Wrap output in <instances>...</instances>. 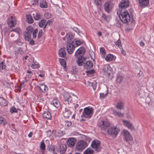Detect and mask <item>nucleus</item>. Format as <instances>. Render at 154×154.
<instances>
[{"label":"nucleus","instance_id":"f257e3e1","mask_svg":"<svg viewBox=\"0 0 154 154\" xmlns=\"http://www.w3.org/2000/svg\"><path fill=\"white\" fill-rule=\"evenodd\" d=\"M74 38V35L71 33H67L63 38V40L66 43V50L68 53L69 54H72L75 50Z\"/></svg>","mask_w":154,"mask_h":154},{"label":"nucleus","instance_id":"f03ea898","mask_svg":"<svg viewBox=\"0 0 154 154\" xmlns=\"http://www.w3.org/2000/svg\"><path fill=\"white\" fill-rule=\"evenodd\" d=\"M117 13L121 21L124 23L130 21V17L127 10H117Z\"/></svg>","mask_w":154,"mask_h":154},{"label":"nucleus","instance_id":"7ed1b4c3","mask_svg":"<svg viewBox=\"0 0 154 154\" xmlns=\"http://www.w3.org/2000/svg\"><path fill=\"white\" fill-rule=\"evenodd\" d=\"M63 97L64 103L68 105L73 102L76 101L78 98L75 95H73V97H72L69 93L67 92L63 93Z\"/></svg>","mask_w":154,"mask_h":154},{"label":"nucleus","instance_id":"20e7f679","mask_svg":"<svg viewBox=\"0 0 154 154\" xmlns=\"http://www.w3.org/2000/svg\"><path fill=\"white\" fill-rule=\"evenodd\" d=\"M94 110V109L90 106L84 108L81 117L88 119H90L93 114Z\"/></svg>","mask_w":154,"mask_h":154},{"label":"nucleus","instance_id":"39448f33","mask_svg":"<svg viewBox=\"0 0 154 154\" xmlns=\"http://www.w3.org/2000/svg\"><path fill=\"white\" fill-rule=\"evenodd\" d=\"M26 31L23 32V37L25 40L29 42V39H31V35L32 33L33 29L32 27L29 26L26 28Z\"/></svg>","mask_w":154,"mask_h":154},{"label":"nucleus","instance_id":"423d86ee","mask_svg":"<svg viewBox=\"0 0 154 154\" xmlns=\"http://www.w3.org/2000/svg\"><path fill=\"white\" fill-rule=\"evenodd\" d=\"M129 0H122L119 4V8L117 10H127L126 8L129 7Z\"/></svg>","mask_w":154,"mask_h":154},{"label":"nucleus","instance_id":"0eeeda50","mask_svg":"<svg viewBox=\"0 0 154 154\" xmlns=\"http://www.w3.org/2000/svg\"><path fill=\"white\" fill-rule=\"evenodd\" d=\"M114 6V4L112 2L110 1H107L104 4V10L107 13H109L112 11Z\"/></svg>","mask_w":154,"mask_h":154},{"label":"nucleus","instance_id":"6e6552de","mask_svg":"<svg viewBox=\"0 0 154 154\" xmlns=\"http://www.w3.org/2000/svg\"><path fill=\"white\" fill-rule=\"evenodd\" d=\"M120 131L119 129L115 127H109L107 131L108 133L113 137H116Z\"/></svg>","mask_w":154,"mask_h":154},{"label":"nucleus","instance_id":"1a4fd4ad","mask_svg":"<svg viewBox=\"0 0 154 154\" xmlns=\"http://www.w3.org/2000/svg\"><path fill=\"white\" fill-rule=\"evenodd\" d=\"M7 23L8 26L11 28L15 26L17 24V20L14 16H11L8 18L7 20Z\"/></svg>","mask_w":154,"mask_h":154},{"label":"nucleus","instance_id":"9d476101","mask_svg":"<svg viewBox=\"0 0 154 154\" xmlns=\"http://www.w3.org/2000/svg\"><path fill=\"white\" fill-rule=\"evenodd\" d=\"M88 145V144L85 141L80 140L77 143L76 148L78 150L81 151L87 147Z\"/></svg>","mask_w":154,"mask_h":154},{"label":"nucleus","instance_id":"9b49d317","mask_svg":"<svg viewBox=\"0 0 154 154\" xmlns=\"http://www.w3.org/2000/svg\"><path fill=\"white\" fill-rule=\"evenodd\" d=\"M100 142L99 140H95L92 141L91 146L96 151L98 152L100 149Z\"/></svg>","mask_w":154,"mask_h":154},{"label":"nucleus","instance_id":"f8f14e48","mask_svg":"<svg viewBox=\"0 0 154 154\" xmlns=\"http://www.w3.org/2000/svg\"><path fill=\"white\" fill-rule=\"evenodd\" d=\"M110 125L109 122L106 121H102L99 124V127L102 130L105 131Z\"/></svg>","mask_w":154,"mask_h":154},{"label":"nucleus","instance_id":"ddd939ff","mask_svg":"<svg viewBox=\"0 0 154 154\" xmlns=\"http://www.w3.org/2000/svg\"><path fill=\"white\" fill-rule=\"evenodd\" d=\"M102 71L103 72L105 75H109L112 71L111 68L109 64H106L104 66Z\"/></svg>","mask_w":154,"mask_h":154},{"label":"nucleus","instance_id":"4468645a","mask_svg":"<svg viewBox=\"0 0 154 154\" xmlns=\"http://www.w3.org/2000/svg\"><path fill=\"white\" fill-rule=\"evenodd\" d=\"M85 51V49L84 47H80L75 52V56L76 57H83Z\"/></svg>","mask_w":154,"mask_h":154},{"label":"nucleus","instance_id":"2eb2a0df","mask_svg":"<svg viewBox=\"0 0 154 154\" xmlns=\"http://www.w3.org/2000/svg\"><path fill=\"white\" fill-rule=\"evenodd\" d=\"M36 87L38 88L43 93H46L48 90V87L44 83L39 84L38 85H37Z\"/></svg>","mask_w":154,"mask_h":154},{"label":"nucleus","instance_id":"dca6fc26","mask_svg":"<svg viewBox=\"0 0 154 154\" xmlns=\"http://www.w3.org/2000/svg\"><path fill=\"white\" fill-rule=\"evenodd\" d=\"M93 64L91 61L88 60L84 63L83 67L86 70H89L93 68Z\"/></svg>","mask_w":154,"mask_h":154},{"label":"nucleus","instance_id":"f3484780","mask_svg":"<svg viewBox=\"0 0 154 154\" xmlns=\"http://www.w3.org/2000/svg\"><path fill=\"white\" fill-rule=\"evenodd\" d=\"M123 134L124 141L128 142L130 140L131 137L129 133L127 130H124L123 131Z\"/></svg>","mask_w":154,"mask_h":154},{"label":"nucleus","instance_id":"a211bd4d","mask_svg":"<svg viewBox=\"0 0 154 154\" xmlns=\"http://www.w3.org/2000/svg\"><path fill=\"white\" fill-rule=\"evenodd\" d=\"M29 60L31 62L32 61L31 63H29V66L33 69H36L38 68L39 66L38 63L36 61H34L33 58H31L29 59Z\"/></svg>","mask_w":154,"mask_h":154},{"label":"nucleus","instance_id":"6ab92c4d","mask_svg":"<svg viewBox=\"0 0 154 154\" xmlns=\"http://www.w3.org/2000/svg\"><path fill=\"white\" fill-rule=\"evenodd\" d=\"M139 4L142 8H144L148 6L149 2V0H138Z\"/></svg>","mask_w":154,"mask_h":154},{"label":"nucleus","instance_id":"aec40b11","mask_svg":"<svg viewBox=\"0 0 154 154\" xmlns=\"http://www.w3.org/2000/svg\"><path fill=\"white\" fill-rule=\"evenodd\" d=\"M66 48L65 47L61 48L59 50L58 52L59 56L60 57H66Z\"/></svg>","mask_w":154,"mask_h":154},{"label":"nucleus","instance_id":"412c9836","mask_svg":"<svg viewBox=\"0 0 154 154\" xmlns=\"http://www.w3.org/2000/svg\"><path fill=\"white\" fill-rule=\"evenodd\" d=\"M67 148V146L65 144L61 143L59 146V148L58 149L60 154H63L66 152Z\"/></svg>","mask_w":154,"mask_h":154},{"label":"nucleus","instance_id":"4be33fe9","mask_svg":"<svg viewBox=\"0 0 154 154\" xmlns=\"http://www.w3.org/2000/svg\"><path fill=\"white\" fill-rule=\"evenodd\" d=\"M76 142V140L75 138H71L67 140V143L69 146L72 147L75 145Z\"/></svg>","mask_w":154,"mask_h":154},{"label":"nucleus","instance_id":"5701e85b","mask_svg":"<svg viewBox=\"0 0 154 154\" xmlns=\"http://www.w3.org/2000/svg\"><path fill=\"white\" fill-rule=\"evenodd\" d=\"M32 15L35 20H39L42 18V14L39 12H34L32 13Z\"/></svg>","mask_w":154,"mask_h":154},{"label":"nucleus","instance_id":"b1692460","mask_svg":"<svg viewBox=\"0 0 154 154\" xmlns=\"http://www.w3.org/2000/svg\"><path fill=\"white\" fill-rule=\"evenodd\" d=\"M63 113L64 117L69 118L72 115V112L69 109L65 108V110L63 111Z\"/></svg>","mask_w":154,"mask_h":154},{"label":"nucleus","instance_id":"393cba45","mask_svg":"<svg viewBox=\"0 0 154 154\" xmlns=\"http://www.w3.org/2000/svg\"><path fill=\"white\" fill-rule=\"evenodd\" d=\"M43 118L51 120L52 119L51 114L48 111H44L42 114Z\"/></svg>","mask_w":154,"mask_h":154},{"label":"nucleus","instance_id":"a878e982","mask_svg":"<svg viewBox=\"0 0 154 154\" xmlns=\"http://www.w3.org/2000/svg\"><path fill=\"white\" fill-rule=\"evenodd\" d=\"M46 20L42 19L38 23V26L41 28L43 27V29L44 31L45 30L46 27Z\"/></svg>","mask_w":154,"mask_h":154},{"label":"nucleus","instance_id":"bb28decb","mask_svg":"<svg viewBox=\"0 0 154 154\" xmlns=\"http://www.w3.org/2000/svg\"><path fill=\"white\" fill-rule=\"evenodd\" d=\"M78 57L77 63L79 66H82L83 65L84 63H85L84 62L85 60V59L84 57Z\"/></svg>","mask_w":154,"mask_h":154},{"label":"nucleus","instance_id":"cd10ccee","mask_svg":"<svg viewBox=\"0 0 154 154\" xmlns=\"http://www.w3.org/2000/svg\"><path fill=\"white\" fill-rule=\"evenodd\" d=\"M45 145L43 140L41 142L40 145V149L42 154H45L46 151Z\"/></svg>","mask_w":154,"mask_h":154},{"label":"nucleus","instance_id":"c85d7f7f","mask_svg":"<svg viewBox=\"0 0 154 154\" xmlns=\"http://www.w3.org/2000/svg\"><path fill=\"white\" fill-rule=\"evenodd\" d=\"M9 102L3 97H0V105L2 106H5L8 105Z\"/></svg>","mask_w":154,"mask_h":154},{"label":"nucleus","instance_id":"c756f323","mask_svg":"<svg viewBox=\"0 0 154 154\" xmlns=\"http://www.w3.org/2000/svg\"><path fill=\"white\" fill-rule=\"evenodd\" d=\"M123 123L125 124L126 126L129 129L132 130L134 129V127L132 124L130 123L129 121L126 120H123Z\"/></svg>","mask_w":154,"mask_h":154},{"label":"nucleus","instance_id":"7c9ffc66","mask_svg":"<svg viewBox=\"0 0 154 154\" xmlns=\"http://www.w3.org/2000/svg\"><path fill=\"white\" fill-rule=\"evenodd\" d=\"M40 7L42 8H46L48 7V4L46 0H41L39 5Z\"/></svg>","mask_w":154,"mask_h":154},{"label":"nucleus","instance_id":"2f4dec72","mask_svg":"<svg viewBox=\"0 0 154 154\" xmlns=\"http://www.w3.org/2000/svg\"><path fill=\"white\" fill-rule=\"evenodd\" d=\"M14 42L19 46L22 45L24 43L23 40L22 38H19L16 40L14 41Z\"/></svg>","mask_w":154,"mask_h":154},{"label":"nucleus","instance_id":"473e14b6","mask_svg":"<svg viewBox=\"0 0 154 154\" xmlns=\"http://www.w3.org/2000/svg\"><path fill=\"white\" fill-rule=\"evenodd\" d=\"M75 48L76 46H78L83 43L84 42L83 41H80L78 38H75L74 40Z\"/></svg>","mask_w":154,"mask_h":154},{"label":"nucleus","instance_id":"72a5a7b5","mask_svg":"<svg viewBox=\"0 0 154 154\" xmlns=\"http://www.w3.org/2000/svg\"><path fill=\"white\" fill-rule=\"evenodd\" d=\"M86 73L88 76H91L93 75L95 73V70L92 68L89 70H86L85 71Z\"/></svg>","mask_w":154,"mask_h":154},{"label":"nucleus","instance_id":"f704fd0d","mask_svg":"<svg viewBox=\"0 0 154 154\" xmlns=\"http://www.w3.org/2000/svg\"><path fill=\"white\" fill-rule=\"evenodd\" d=\"M26 21L27 22L29 23H32L33 22V19L32 17V16L30 14L26 15Z\"/></svg>","mask_w":154,"mask_h":154},{"label":"nucleus","instance_id":"c9c22d12","mask_svg":"<svg viewBox=\"0 0 154 154\" xmlns=\"http://www.w3.org/2000/svg\"><path fill=\"white\" fill-rule=\"evenodd\" d=\"M101 19H103L107 22L109 21L110 17L109 16H107L104 13H102L101 16Z\"/></svg>","mask_w":154,"mask_h":154},{"label":"nucleus","instance_id":"e433bc0d","mask_svg":"<svg viewBox=\"0 0 154 154\" xmlns=\"http://www.w3.org/2000/svg\"><path fill=\"white\" fill-rule=\"evenodd\" d=\"M114 56L112 54H108L106 55L105 58V60L107 61H111L113 59Z\"/></svg>","mask_w":154,"mask_h":154},{"label":"nucleus","instance_id":"4c0bfd02","mask_svg":"<svg viewBox=\"0 0 154 154\" xmlns=\"http://www.w3.org/2000/svg\"><path fill=\"white\" fill-rule=\"evenodd\" d=\"M124 104L121 102H119L117 103L116 107L120 110H122L123 109Z\"/></svg>","mask_w":154,"mask_h":154},{"label":"nucleus","instance_id":"58836bf2","mask_svg":"<svg viewBox=\"0 0 154 154\" xmlns=\"http://www.w3.org/2000/svg\"><path fill=\"white\" fill-rule=\"evenodd\" d=\"M53 104L56 108H58L60 106V101L56 99H54L52 101Z\"/></svg>","mask_w":154,"mask_h":154},{"label":"nucleus","instance_id":"ea45409f","mask_svg":"<svg viewBox=\"0 0 154 154\" xmlns=\"http://www.w3.org/2000/svg\"><path fill=\"white\" fill-rule=\"evenodd\" d=\"M123 78L122 76L119 75L117 76V79H116V84L117 85L119 84L120 82L123 80Z\"/></svg>","mask_w":154,"mask_h":154},{"label":"nucleus","instance_id":"a19ab883","mask_svg":"<svg viewBox=\"0 0 154 154\" xmlns=\"http://www.w3.org/2000/svg\"><path fill=\"white\" fill-rule=\"evenodd\" d=\"M71 72L73 75H77V74L78 71L76 66H73L72 67Z\"/></svg>","mask_w":154,"mask_h":154},{"label":"nucleus","instance_id":"79ce46f5","mask_svg":"<svg viewBox=\"0 0 154 154\" xmlns=\"http://www.w3.org/2000/svg\"><path fill=\"white\" fill-rule=\"evenodd\" d=\"M59 61L60 65L63 66L65 69L66 68V61L65 60L63 59L59 58Z\"/></svg>","mask_w":154,"mask_h":154},{"label":"nucleus","instance_id":"37998d69","mask_svg":"<svg viewBox=\"0 0 154 154\" xmlns=\"http://www.w3.org/2000/svg\"><path fill=\"white\" fill-rule=\"evenodd\" d=\"M94 151L91 148H87L84 152V154H93Z\"/></svg>","mask_w":154,"mask_h":154},{"label":"nucleus","instance_id":"c03bdc74","mask_svg":"<svg viewBox=\"0 0 154 154\" xmlns=\"http://www.w3.org/2000/svg\"><path fill=\"white\" fill-rule=\"evenodd\" d=\"M113 113L115 114L116 116H117L119 117H123L124 116V113H122L119 112H117L115 110H114L113 111Z\"/></svg>","mask_w":154,"mask_h":154},{"label":"nucleus","instance_id":"a18cd8bd","mask_svg":"<svg viewBox=\"0 0 154 154\" xmlns=\"http://www.w3.org/2000/svg\"><path fill=\"white\" fill-rule=\"evenodd\" d=\"M18 109H16L14 106H13L10 108V112L12 114L14 113H17Z\"/></svg>","mask_w":154,"mask_h":154},{"label":"nucleus","instance_id":"49530a36","mask_svg":"<svg viewBox=\"0 0 154 154\" xmlns=\"http://www.w3.org/2000/svg\"><path fill=\"white\" fill-rule=\"evenodd\" d=\"M7 123V122L5 119L2 116H0V125H5Z\"/></svg>","mask_w":154,"mask_h":154},{"label":"nucleus","instance_id":"de8ad7c7","mask_svg":"<svg viewBox=\"0 0 154 154\" xmlns=\"http://www.w3.org/2000/svg\"><path fill=\"white\" fill-rule=\"evenodd\" d=\"M4 62H2L0 63V70L2 72L6 68V66L4 64Z\"/></svg>","mask_w":154,"mask_h":154},{"label":"nucleus","instance_id":"09e8293b","mask_svg":"<svg viewBox=\"0 0 154 154\" xmlns=\"http://www.w3.org/2000/svg\"><path fill=\"white\" fill-rule=\"evenodd\" d=\"M11 32H16L19 35L21 32V30L20 28L18 27L12 29L11 30Z\"/></svg>","mask_w":154,"mask_h":154},{"label":"nucleus","instance_id":"8fccbe9b","mask_svg":"<svg viewBox=\"0 0 154 154\" xmlns=\"http://www.w3.org/2000/svg\"><path fill=\"white\" fill-rule=\"evenodd\" d=\"M38 33V29H35L32 32L33 37L32 38L33 39H35L37 37V33Z\"/></svg>","mask_w":154,"mask_h":154},{"label":"nucleus","instance_id":"3c124183","mask_svg":"<svg viewBox=\"0 0 154 154\" xmlns=\"http://www.w3.org/2000/svg\"><path fill=\"white\" fill-rule=\"evenodd\" d=\"M26 73V76L28 78H31L33 75V72L30 70H27Z\"/></svg>","mask_w":154,"mask_h":154},{"label":"nucleus","instance_id":"603ef678","mask_svg":"<svg viewBox=\"0 0 154 154\" xmlns=\"http://www.w3.org/2000/svg\"><path fill=\"white\" fill-rule=\"evenodd\" d=\"M116 45L120 48L122 47V45L121 44V41L119 39L116 42Z\"/></svg>","mask_w":154,"mask_h":154},{"label":"nucleus","instance_id":"864d4df0","mask_svg":"<svg viewBox=\"0 0 154 154\" xmlns=\"http://www.w3.org/2000/svg\"><path fill=\"white\" fill-rule=\"evenodd\" d=\"M100 53L104 57L105 56L106 52L105 48L103 47H102L100 48Z\"/></svg>","mask_w":154,"mask_h":154},{"label":"nucleus","instance_id":"5fc2aeb1","mask_svg":"<svg viewBox=\"0 0 154 154\" xmlns=\"http://www.w3.org/2000/svg\"><path fill=\"white\" fill-rule=\"evenodd\" d=\"M106 91V93L105 94L103 93H100V99H103L108 94V90H107Z\"/></svg>","mask_w":154,"mask_h":154},{"label":"nucleus","instance_id":"6e6d98bb","mask_svg":"<svg viewBox=\"0 0 154 154\" xmlns=\"http://www.w3.org/2000/svg\"><path fill=\"white\" fill-rule=\"evenodd\" d=\"M51 14L50 13L47 12L44 14V17L48 19L50 18L51 17Z\"/></svg>","mask_w":154,"mask_h":154},{"label":"nucleus","instance_id":"4d7b16f0","mask_svg":"<svg viewBox=\"0 0 154 154\" xmlns=\"http://www.w3.org/2000/svg\"><path fill=\"white\" fill-rule=\"evenodd\" d=\"M48 150L51 152H54V147L52 145L49 146H48Z\"/></svg>","mask_w":154,"mask_h":154},{"label":"nucleus","instance_id":"13d9d810","mask_svg":"<svg viewBox=\"0 0 154 154\" xmlns=\"http://www.w3.org/2000/svg\"><path fill=\"white\" fill-rule=\"evenodd\" d=\"M42 30H40L38 32V35L37 36V38L38 39H40L42 36Z\"/></svg>","mask_w":154,"mask_h":154},{"label":"nucleus","instance_id":"bf43d9fd","mask_svg":"<svg viewBox=\"0 0 154 154\" xmlns=\"http://www.w3.org/2000/svg\"><path fill=\"white\" fill-rule=\"evenodd\" d=\"M65 125L68 127H69L72 125V122L69 121H65Z\"/></svg>","mask_w":154,"mask_h":154},{"label":"nucleus","instance_id":"052dcab7","mask_svg":"<svg viewBox=\"0 0 154 154\" xmlns=\"http://www.w3.org/2000/svg\"><path fill=\"white\" fill-rule=\"evenodd\" d=\"M101 1L100 0H95L94 3L97 6H99L101 4Z\"/></svg>","mask_w":154,"mask_h":154},{"label":"nucleus","instance_id":"680f3d73","mask_svg":"<svg viewBox=\"0 0 154 154\" xmlns=\"http://www.w3.org/2000/svg\"><path fill=\"white\" fill-rule=\"evenodd\" d=\"M17 53H20V54H23L24 53V51L23 50V49L21 48H18V50L17 51Z\"/></svg>","mask_w":154,"mask_h":154},{"label":"nucleus","instance_id":"e2e57ef3","mask_svg":"<svg viewBox=\"0 0 154 154\" xmlns=\"http://www.w3.org/2000/svg\"><path fill=\"white\" fill-rule=\"evenodd\" d=\"M53 133V132L51 130H48L47 131V137H50Z\"/></svg>","mask_w":154,"mask_h":154},{"label":"nucleus","instance_id":"0e129e2a","mask_svg":"<svg viewBox=\"0 0 154 154\" xmlns=\"http://www.w3.org/2000/svg\"><path fill=\"white\" fill-rule=\"evenodd\" d=\"M91 86L93 88V90L95 91L96 90L97 87L96 83H92L91 84Z\"/></svg>","mask_w":154,"mask_h":154},{"label":"nucleus","instance_id":"69168bd1","mask_svg":"<svg viewBox=\"0 0 154 154\" xmlns=\"http://www.w3.org/2000/svg\"><path fill=\"white\" fill-rule=\"evenodd\" d=\"M38 75L41 77H43L45 75L44 72L43 71H40V73Z\"/></svg>","mask_w":154,"mask_h":154},{"label":"nucleus","instance_id":"338daca9","mask_svg":"<svg viewBox=\"0 0 154 154\" xmlns=\"http://www.w3.org/2000/svg\"><path fill=\"white\" fill-rule=\"evenodd\" d=\"M38 0H34L32 3V4L33 5H38Z\"/></svg>","mask_w":154,"mask_h":154},{"label":"nucleus","instance_id":"774afa93","mask_svg":"<svg viewBox=\"0 0 154 154\" xmlns=\"http://www.w3.org/2000/svg\"><path fill=\"white\" fill-rule=\"evenodd\" d=\"M116 26L118 27H121V22L120 21H117L116 23Z\"/></svg>","mask_w":154,"mask_h":154}]
</instances>
